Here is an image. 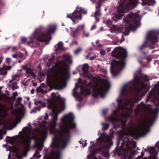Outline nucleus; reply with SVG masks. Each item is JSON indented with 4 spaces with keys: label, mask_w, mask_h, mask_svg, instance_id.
<instances>
[{
    "label": "nucleus",
    "mask_w": 159,
    "mask_h": 159,
    "mask_svg": "<svg viewBox=\"0 0 159 159\" xmlns=\"http://www.w3.org/2000/svg\"><path fill=\"white\" fill-rule=\"evenodd\" d=\"M17 48L16 47H14L12 48V50L13 51H16L17 50Z\"/></svg>",
    "instance_id": "nucleus-64"
},
{
    "label": "nucleus",
    "mask_w": 159,
    "mask_h": 159,
    "mask_svg": "<svg viewBox=\"0 0 159 159\" xmlns=\"http://www.w3.org/2000/svg\"><path fill=\"white\" fill-rule=\"evenodd\" d=\"M80 88L81 93L82 94L84 95H86L89 94V93L88 92V89L84 86H80Z\"/></svg>",
    "instance_id": "nucleus-25"
},
{
    "label": "nucleus",
    "mask_w": 159,
    "mask_h": 159,
    "mask_svg": "<svg viewBox=\"0 0 159 159\" xmlns=\"http://www.w3.org/2000/svg\"><path fill=\"white\" fill-rule=\"evenodd\" d=\"M84 24L82 25H80L77 28H79V29L80 30V29H82L83 30V31L84 30Z\"/></svg>",
    "instance_id": "nucleus-50"
},
{
    "label": "nucleus",
    "mask_w": 159,
    "mask_h": 159,
    "mask_svg": "<svg viewBox=\"0 0 159 159\" xmlns=\"http://www.w3.org/2000/svg\"><path fill=\"white\" fill-rule=\"evenodd\" d=\"M123 142L121 145V148L123 150V152L121 153L119 152L118 155L120 156L121 159H132L133 157L135 155L139 154V152L138 150H139L138 148H137V150H135L136 148V144L134 141H132L130 144L125 143V140H117V146L113 151V153L116 154L118 152L119 147L120 143V140H123Z\"/></svg>",
    "instance_id": "nucleus-3"
},
{
    "label": "nucleus",
    "mask_w": 159,
    "mask_h": 159,
    "mask_svg": "<svg viewBox=\"0 0 159 159\" xmlns=\"http://www.w3.org/2000/svg\"><path fill=\"white\" fill-rule=\"evenodd\" d=\"M116 134H118L119 137L117 139H122L124 137V136L127 135V133L123 129L116 132Z\"/></svg>",
    "instance_id": "nucleus-23"
},
{
    "label": "nucleus",
    "mask_w": 159,
    "mask_h": 159,
    "mask_svg": "<svg viewBox=\"0 0 159 159\" xmlns=\"http://www.w3.org/2000/svg\"><path fill=\"white\" fill-rule=\"evenodd\" d=\"M44 133L45 135V137L44 139H39L38 138H27V139H24V138H21V139H46V138L47 136V134L46 133L44 132ZM19 135H17L15 136H13L12 137V139H11V138L7 136L6 138V139H8V138H9L10 139H18V138L19 137Z\"/></svg>",
    "instance_id": "nucleus-24"
},
{
    "label": "nucleus",
    "mask_w": 159,
    "mask_h": 159,
    "mask_svg": "<svg viewBox=\"0 0 159 159\" xmlns=\"http://www.w3.org/2000/svg\"><path fill=\"white\" fill-rule=\"evenodd\" d=\"M21 41L22 43H25L26 42L27 39L25 38H22L21 39Z\"/></svg>",
    "instance_id": "nucleus-55"
},
{
    "label": "nucleus",
    "mask_w": 159,
    "mask_h": 159,
    "mask_svg": "<svg viewBox=\"0 0 159 159\" xmlns=\"http://www.w3.org/2000/svg\"><path fill=\"white\" fill-rule=\"evenodd\" d=\"M79 32L80 30L79 29V28H76L75 30L72 31L73 36L74 38L76 37L78 34L79 33Z\"/></svg>",
    "instance_id": "nucleus-34"
},
{
    "label": "nucleus",
    "mask_w": 159,
    "mask_h": 159,
    "mask_svg": "<svg viewBox=\"0 0 159 159\" xmlns=\"http://www.w3.org/2000/svg\"><path fill=\"white\" fill-rule=\"evenodd\" d=\"M143 79L145 81H147L148 80V77L147 75H144L142 76Z\"/></svg>",
    "instance_id": "nucleus-43"
},
{
    "label": "nucleus",
    "mask_w": 159,
    "mask_h": 159,
    "mask_svg": "<svg viewBox=\"0 0 159 159\" xmlns=\"http://www.w3.org/2000/svg\"><path fill=\"white\" fill-rule=\"evenodd\" d=\"M77 90V89L75 88H74V89L73 90V94L74 96L75 97H77V94L76 93V91Z\"/></svg>",
    "instance_id": "nucleus-47"
},
{
    "label": "nucleus",
    "mask_w": 159,
    "mask_h": 159,
    "mask_svg": "<svg viewBox=\"0 0 159 159\" xmlns=\"http://www.w3.org/2000/svg\"><path fill=\"white\" fill-rule=\"evenodd\" d=\"M40 108H38L36 107H34V109H33L32 110H31V113H36L37 112V110H40Z\"/></svg>",
    "instance_id": "nucleus-39"
},
{
    "label": "nucleus",
    "mask_w": 159,
    "mask_h": 159,
    "mask_svg": "<svg viewBox=\"0 0 159 159\" xmlns=\"http://www.w3.org/2000/svg\"><path fill=\"white\" fill-rule=\"evenodd\" d=\"M123 20L127 24L123 32L124 35H128L130 31L133 30L134 27H139L140 26V16L137 13H133L130 12L126 16Z\"/></svg>",
    "instance_id": "nucleus-5"
},
{
    "label": "nucleus",
    "mask_w": 159,
    "mask_h": 159,
    "mask_svg": "<svg viewBox=\"0 0 159 159\" xmlns=\"http://www.w3.org/2000/svg\"><path fill=\"white\" fill-rule=\"evenodd\" d=\"M21 144L25 151L28 152L30 149L31 140H21Z\"/></svg>",
    "instance_id": "nucleus-20"
},
{
    "label": "nucleus",
    "mask_w": 159,
    "mask_h": 159,
    "mask_svg": "<svg viewBox=\"0 0 159 159\" xmlns=\"http://www.w3.org/2000/svg\"><path fill=\"white\" fill-rule=\"evenodd\" d=\"M13 96L14 97H16L17 96V92H14L13 94Z\"/></svg>",
    "instance_id": "nucleus-61"
},
{
    "label": "nucleus",
    "mask_w": 159,
    "mask_h": 159,
    "mask_svg": "<svg viewBox=\"0 0 159 159\" xmlns=\"http://www.w3.org/2000/svg\"><path fill=\"white\" fill-rule=\"evenodd\" d=\"M100 53L101 55H104L105 54V51L104 50L101 49L100 51Z\"/></svg>",
    "instance_id": "nucleus-53"
},
{
    "label": "nucleus",
    "mask_w": 159,
    "mask_h": 159,
    "mask_svg": "<svg viewBox=\"0 0 159 159\" xmlns=\"http://www.w3.org/2000/svg\"><path fill=\"white\" fill-rule=\"evenodd\" d=\"M115 133L114 131H112L109 135L105 133H100V136L97 139H111L114 138V134Z\"/></svg>",
    "instance_id": "nucleus-19"
},
{
    "label": "nucleus",
    "mask_w": 159,
    "mask_h": 159,
    "mask_svg": "<svg viewBox=\"0 0 159 159\" xmlns=\"http://www.w3.org/2000/svg\"><path fill=\"white\" fill-rule=\"evenodd\" d=\"M89 68V66L88 64L85 63L84 64L82 67V70L83 73L84 74L88 73Z\"/></svg>",
    "instance_id": "nucleus-26"
},
{
    "label": "nucleus",
    "mask_w": 159,
    "mask_h": 159,
    "mask_svg": "<svg viewBox=\"0 0 159 159\" xmlns=\"http://www.w3.org/2000/svg\"><path fill=\"white\" fill-rule=\"evenodd\" d=\"M150 126H148L146 128V131L144 133H142L140 129H130L128 130V132L130 136L134 138V139H138L141 137L144 136L147 133H148L150 130Z\"/></svg>",
    "instance_id": "nucleus-12"
},
{
    "label": "nucleus",
    "mask_w": 159,
    "mask_h": 159,
    "mask_svg": "<svg viewBox=\"0 0 159 159\" xmlns=\"http://www.w3.org/2000/svg\"><path fill=\"white\" fill-rule=\"evenodd\" d=\"M51 102L56 103L58 102H59L62 104L64 103V101L61 97L60 95L57 96L55 93L53 92L51 93Z\"/></svg>",
    "instance_id": "nucleus-18"
},
{
    "label": "nucleus",
    "mask_w": 159,
    "mask_h": 159,
    "mask_svg": "<svg viewBox=\"0 0 159 159\" xmlns=\"http://www.w3.org/2000/svg\"><path fill=\"white\" fill-rule=\"evenodd\" d=\"M36 90L37 92H39L42 93H44V90L42 89L41 86L37 87Z\"/></svg>",
    "instance_id": "nucleus-38"
},
{
    "label": "nucleus",
    "mask_w": 159,
    "mask_h": 159,
    "mask_svg": "<svg viewBox=\"0 0 159 159\" xmlns=\"http://www.w3.org/2000/svg\"><path fill=\"white\" fill-rule=\"evenodd\" d=\"M69 140H52L50 147L53 148L50 150L53 159H61V151L59 149H64Z\"/></svg>",
    "instance_id": "nucleus-6"
},
{
    "label": "nucleus",
    "mask_w": 159,
    "mask_h": 159,
    "mask_svg": "<svg viewBox=\"0 0 159 159\" xmlns=\"http://www.w3.org/2000/svg\"><path fill=\"white\" fill-rule=\"evenodd\" d=\"M63 44L61 42H59L57 45V48L56 50L57 51L61 50L63 48Z\"/></svg>",
    "instance_id": "nucleus-29"
},
{
    "label": "nucleus",
    "mask_w": 159,
    "mask_h": 159,
    "mask_svg": "<svg viewBox=\"0 0 159 159\" xmlns=\"http://www.w3.org/2000/svg\"><path fill=\"white\" fill-rule=\"evenodd\" d=\"M66 63L63 60L59 61L58 63H56L53 66L51 69L52 71H54L55 70L56 68H58L60 71L64 75H67L69 74V73L67 71V69L65 68Z\"/></svg>",
    "instance_id": "nucleus-14"
},
{
    "label": "nucleus",
    "mask_w": 159,
    "mask_h": 159,
    "mask_svg": "<svg viewBox=\"0 0 159 159\" xmlns=\"http://www.w3.org/2000/svg\"><path fill=\"white\" fill-rule=\"evenodd\" d=\"M33 69L28 68L26 70V73L28 74H30L33 77H34L36 76V75L33 71Z\"/></svg>",
    "instance_id": "nucleus-27"
},
{
    "label": "nucleus",
    "mask_w": 159,
    "mask_h": 159,
    "mask_svg": "<svg viewBox=\"0 0 159 159\" xmlns=\"http://www.w3.org/2000/svg\"><path fill=\"white\" fill-rule=\"evenodd\" d=\"M138 0H123V2L119 6L118 11L119 12H124V8L123 6H124L127 8L130 9H133L137 5Z\"/></svg>",
    "instance_id": "nucleus-11"
},
{
    "label": "nucleus",
    "mask_w": 159,
    "mask_h": 159,
    "mask_svg": "<svg viewBox=\"0 0 159 159\" xmlns=\"http://www.w3.org/2000/svg\"><path fill=\"white\" fill-rule=\"evenodd\" d=\"M134 90L137 95H139L141 92L146 91L147 92L149 90L150 87L148 84H145L142 83L139 84V86L137 85L139 84L140 82V78L138 76L135 75L134 79Z\"/></svg>",
    "instance_id": "nucleus-9"
},
{
    "label": "nucleus",
    "mask_w": 159,
    "mask_h": 159,
    "mask_svg": "<svg viewBox=\"0 0 159 159\" xmlns=\"http://www.w3.org/2000/svg\"><path fill=\"white\" fill-rule=\"evenodd\" d=\"M111 32H119L122 31V27L115 25H113L110 28Z\"/></svg>",
    "instance_id": "nucleus-21"
},
{
    "label": "nucleus",
    "mask_w": 159,
    "mask_h": 159,
    "mask_svg": "<svg viewBox=\"0 0 159 159\" xmlns=\"http://www.w3.org/2000/svg\"><path fill=\"white\" fill-rule=\"evenodd\" d=\"M79 11L80 12H83L84 14H85L87 13V11H84V9L82 7H80V8Z\"/></svg>",
    "instance_id": "nucleus-42"
},
{
    "label": "nucleus",
    "mask_w": 159,
    "mask_h": 159,
    "mask_svg": "<svg viewBox=\"0 0 159 159\" xmlns=\"http://www.w3.org/2000/svg\"><path fill=\"white\" fill-rule=\"evenodd\" d=\"M152 96V94L151 93H150L149 95L147 97V101H148L149 100L150 98Z\"/></svg>",
    "instance_id": "nucleus-51"
},
{
    "label": "nucleus",
    "mask_w": 159,
    "mask_h": 159,
    "mask_svg": "<svg viewBox=\"0 0 159 159\" xmlns=\"http://www.w3.org/2000/svg\"><path fill=\"white\" fill-rule=\"evenodd\" d=\"M158 41V37L157 32L154 31H150L146 35V40L143 44L139 47V49L140 51L147 47L153 49L155 48L154 44Z\"/></svg>",
    "instance_id": "nucleus-8"
},
{
    "label": "nucleus",
    "mask_w": 159,
    "mask_h": 159,
    "mask_svg": "<svg viewBox=\"0 0 159 159\" xmlns=\"http://www.w3.org/2000/svg\"><path fill=\"white\" fill-rule=\"evenodd\" d=\"M122 2L123 0H120L118 2L119 3V6L117 8V11L119 14L116 15L115 16L113 17V20L114 21H117L119 20H121L122 18V17L124 15L123 13L126 11H129L131 10L125 7V6H123L124 8V12H119L118 11V9L119 6L121 5V3H122Z\"/></svg>",
    "instance_id": "nucleus-16"
},
{
    "label": "nucleus",
    "mask_w": 159,
    "mask_h": 159,
    "mask_svg": "<svg viewBox=\"0 0 159 159\" xmlns=\"http://www.w3.org/2000/svg\"><path fill=\"white\" fill-rule=\"evenodd\" d=\"M82 51V49L80 48H78L75 51V54H77L78 53H80Z\"/></svg>",
    "instance_id": "nucleus-40"
},
{
    "label": "nucleus",
    "mask_w": 159,
    "mask_h": 159,
    "mask_svg": "<svg viewBox=\"0 0 159 159\" xmlns=\"http://www.w3.org/2000/svg\"><path fill=\"white\" fill-rule=\"evenodd\" d=\"M79 142L80 144L83 145L84 147H85L87 145V143L85 140H80Z\"/></svg>",
    "instance_id": "nucleus-36"
},
{
    "label": "nucleus",
    "mask_w": 159,
    "mask_h": 159,
    "mask_svg": "<svg viewBox=\"0 0 159 159\" xmlns=\"http://www.w3.org/2000/svg\"><path fill=\"white\" fill-rule=\"evenodd\" d=\"M78 42L77 41L75 40H72L71 43H70V45L72 46L74 44H75L76 45H77Z\"/></svg>",
    "instance_id": "nucleus-44"
},
{
    "label": "nucleus",
    "mask_w": 159,
    "mask_h": 159,
    "mask_svg": "<svg viewBox=\"0 0 159 159\" xmlns=\"http://www.w3.org/2000/svg\"><path fill=\"white\" fill-rule=\"evenodd\" d=\"M155 99L158 101H159V92L155 95Z\"/></svg>",
    "instance_id": "nucleus-46"
},
{
    "label": "nucleus",
    "mask_w": 159,
    "mask_h": 159,
    "mask_svg": "<svg viewBox=\"0 0 159 159\" xmlns=\"http://www.w3.org/2000/svg\"><path fill=\"white\" fill-rule=\"evenodd\" d=\"M55 59V57L52 55L50 58L49 59V61L50 63H52Z\"/></svg>",
    "instance_id": "nucleus-45"
},
{
    "label": "nucleus",
    "mask_w": 159,
    "mask_h": 159,
    "mask_svg": "<svg viewBox=\"0 0 159 159\" xmlns=\"http://www.w3.org/2000/svg\"><path fill=\"white\" fill-rule=\"evenodd\" d=\"M35 140L34 144L32 148L33 149H35L37 148V150H36L33 156L39 158L41 157V155L39 154V151H40L42 150L44 142L46 140Z\"/></svg>",
    "instance_id": "nucleus-15"
},
{
    "label": "nucleus",
    "mask_w": 159,
    "mask_h": 159,
    "mask_svg": "<svg viewBox=\"0 0 159 159\" xmlns=\"http://www.w3.org/2000/svg\"><path fill=\"white\" fill-rule=\"evenodd\" d=\"M63 87L60 82L55 84V89H62Z\"/></svg>",
    "instance_id": "nucleus-35"
},
{
    "label": "nucleus",
    "mask_w": 159,
    "mask_h": 159,
    "mask_svg": "<svg viewBox=\"0 0 159 159\" xmlns=\"http://www.w3.org/2000/svg\"><path fill=\"white\" fill-rule=\"evenodd\" d=\"M12 56L13 58H16V59H17L18 58V55L16 54H13L12 55Z\"/></svg>",
    "instance_id": "nucleus-60"
},
{
    "label": "nucleus",
    "mask_w": 159,
    "mask_h": 159,
    "mask_svg": "<svg viewBox=\"0 0 159 159\" xmlns=\"http://www.w3.org/2000/svg\"><path fill=\"white\" fill-rule=\"evenodd\" d=\"M22 69H23L25 70H26L27 69H28V68L27 66L26 65H23L21 66V67Z\"/></svg>",
    "instance_id": "nucleus-54"
},
{
    "label": "nucleus",
    "mask_w": 159,
    "mask_h": 159,
    "mask_svg": "<svg viewBox=\"0 0 159 159\" xmlns=\"http://www.w3.org/2000/svg\"><path fill=\"white\" fill-rule=\"evenodd\" d=\"M7 73V69L4 68H1L0 69V75H6Z\"/></svg>",
    "instance_id": "nucleus-30"
},
{
    "label": "nucleus",
    "mask_w": 159,
    "mask_h": 159,
    "mask_svg": "<svg viewBox=\"0 0 159 159\" xmlns=\"http://www.w3.org/2000/svg\"><path fill=\"white\" fill-rule=\"evenodd\" d=\"M111 84L110 82L107 80H105L103 84H101L99 87L96 88L93 90V95L95 98H98L99 95L103 97L104 96V91L107 87H110Z\"/></svg>",
    "instance_id": "nucleus-10"
},
{
    "label": "nucleus",
    "mask_w": 159,
    "mask_h": 159,
    "mask_svg": "<svg viewBox=\"0 0 159 159\" xmlns=\"http://www.w3.org/2000/svg\"><path fill=\"white\" fill-rule=\"evenodd\" d=\"M5 5V2L3 0H0V8Z\"/></svg>",
    "instance_id": "nucleus-48"
},
{
    "label": "nucleus",
    "mask_w": 159,
    "mask_h": 159,
    "mask_svg": "<svg viewBox=\"0 0 159 159\" xmlns=\"http://www.w3.org/2000/svg\"><path fill=\"white\" fill-rule=\"evenodd\" d=\"M83 35L86 37H89V33L86 32L85 30H84L83 32Z\"/></svg>",
    "instance_id": "nucleus-41"
},
{
    "label": "nucleus",
    "mask_w": 159,
    "mask_h": 159,
    "mask_svg": "<svg viewBox=\"0 0 159 159\" xmlns=\"http://www.w3.org/2000/svg\"><path fill=\"white\" fill-rule=\"evenodd\" d=\"M67 60L68 61V63L70 64H71L72 62V60L71 58L70 57H68L67 58Z\"/></svg>",
    "instance_id": "nucleus-49"
},
{
    "label": "nucleus",
    "mask_w": 159,
    "mask_h": 159,
    "mask_svg": "<svg viewBox=\"0 0 159 159\" xmlns=\"http://www.w3.org/2000/svg\"><path fill=\"white\" fill-rule=\"evenodd\" d=\"M120 109L117 108L115 111H114L112 114L114 116H111L109 117V121L111 122L113 125V128L116 130L118 128H121L122 125L120 122V120L116 117L118 115V112Z\"/></svg>",
    "instance_id": "nucleus-13"
},
{
    "label": "nucleus",
    "mask_w": 159,
    "mask_h": 159,
    "mask_svg": "<svg viewBox=\"0 0 159 159\" xmlns=\"http://www.w3.org/2000/svg\"><path fill=\"white\" fill-rule=\"evenodd\" d=\"M77 99L78 101H82L83 99V98L82 97L79 96H78L77 97Z\"/></svg>",
    "instance_id": "nucleus-56"
},
{
    "label": "nucleus",
    "mask_w": 159,
    "mask_h": 159,
    "mask_svg": "<svg viewBox=\"0 0 159 159\" xmlns=\"http://www.w3.org/2000/svg\"><path fill=\"white\" fill-rule=\"evenodd\" d=\"M120 47H116L111 52V56L120 60H113L111 64V72L113 76L118 75L120 70L125 67V60L127 57V52L125 49H120Z\"/></svg>",
    "instance_id": "nucleus-2"
},
{
    "label": "nucleus",
    "mask_w": 159,
    "mask_h": 159,
    "mask_svg": "<svg viewBox=\"0 0 159 159\" xmlns=\"http://www.w3.org/2000/svg\"><path fill=\"white\" fill-rule=\"evenodd\" d=\"M113 144L112 140H96L95 143H93V147H100L93 151L90 155L87 156L88 159H92V156H94L93 154L99 153L100 152H104L105 149H109Z\"/></svg>",
    "instance_id": "nucleus-7"
},
{
    "label": "nucleus",
    "mask_w": 159,
    "mask_h": 159,
    "mask_svg": "<svg viewBox=\"0 0 159 159\" xmlns=\"http://www.w3.org/2000/svg\"><path fill=\"white\" fill-rule=\"evenodd\" d=\"M127 86V84H126L122 87L120 93V95H125L127 93L125 89Z\"/></svg>",
    "instance_id": "nucleus-31"
},
{
    "label": "nucleus",
    "mask_w": 159,
    "mask_h": 159,
    "mask_svg": "<svg viewBox=\"0 0 159 159\" xmlns=\"http://www.w3.org/2000/svg\"><path fill=\"white\" fill-rule=\"evenodd\" d=\"M42 101H35L34 103L36 105H38L39 104H41L42 103Z\"/></svg>",
    "instance_id": "nucleus-52"
},
{
    "label": "nucleus",
    "mask_w": 159,
    "mask_h": 159,
    "mask_svg": "<svg viewBox=\"0 0 159 159\" xmlns=\"http://www.w3.org/2000/svg\"><path fill=\"white\" fill-rule=\"evenodd\" d=\"M6 134V132L2 130H0V139H2L3 138V135H5Z\"/></svg>",
    "instance_id": "nucleus-37"
},
{
    "label": "nucleus",
    "mask_w": 159,
    "mask_h": 159,
    "mask_svg": "<svg viewBox=\"0 0 159 159\" xmlns=\"http://www.w3.org/2000/svg\"><path fill=\"white\" fill-rule=\"evenodd\" d=\"M122 100L121 99H119L117 100V107L119 109L122 110L123 108L122 106Z\"/></svg>",
    "instance_id": "nucleus-28"
},
{
    "label": "nucleus",
    "mask_w": 159,
    "mask_h": 159,
    "mask_svg": "<svg viewBox=\"0 0 159 159\" xmlns=\"http://www.w3.org/2000/svg\"><path fill=\"white\" fill-rule=\"evenodd\" d=\"M96 25H93L92 26V27H91V30H93L94 29H95L96 28Z\"/></svg>",
    "instance_id": "nucleus-58"
},
{
    "label": "nucleus",
    "mask_w": 159,
    "mask_h": 159,
    "mask_svg": "<svg viewBox=\"0 0 159 159\" xmlns=\"http://www.w3.org/2000/svg\"><path fill=\"white\" fill-rule=\"evenodd\" d=\"M48 107L49 109L52 110V113L54 114L50 126V133L54 135L59 134L62 135L64 137L62 139H55L54 137L52 139H70L71 136L70 133V129H74L76 126V123L74 122V116L73 113L70 112L64 115L61 119V122L63 125H60L59 130H58L56 129V126L59 112L53 109L50 104L49 105Z\"/></svg>",
    "instance_id": "nucleus-1"
},
{
    "label": "nucleus",
    "mask_w": 159,
    "mask_h": 159,
    "mask_svg": "<svg viewBox=\"0 0 159 159\" xmlns=\"http://www.w3.org/2000/svg\"><path fill=\"white\" fill-rule=\"evenodd\" d=\"M22 98L20 97H19L17 99V102H20L22 100Z\"/></svg>",
    "instance_id": "nucleus-57"
},
{
    "label": "nucleus",
    "mask_w": 159,
    "mask_h": 159,
    "mask_svg": "<svg viewBox=\"0 0 159 159\" xmlns=\"http://www.w3.org/2000/svg\"><path fill=\"white\" fill-rule=\"evenodd\" d=\"M142 1L141 4L142 6H153L156 3L155 0H142Z\"/></svg>",
    "instance_id": "nucleus-22"
},
{
    "label": "nucleus",
    "mask_w": 159,
    "mask_h": 159,
    "mask_svg": "<svg viewBox=\"0 0 159 159\" xmlns=\"http://www.w3.org/2000/svg\"><path fill=\"white\" fill-rule=\"evenodd\" d=\"M146 59L149 62L150 61L152 60V58L150 57H147Z\"/></svg>",
    "instance_id": "nucleus-59"
},
{
    "label": "nucleus",
    "mask_w": 159,
    "mask_h": 159,
    "mask_svg": "<svg viewBox=\"0 0 159 159\" xmlns=\"http://www.w3.org/2000/svg\"><path fill=\"white\" fill-rule=\"evenodd\" d=\"M4 68H6V69H7V70H10L11 68V66H6L5 67H4Z\"/></svg>",
    "instance_id": "nucleus-62"
},
{
    "label": "nucleus",
    "mask_w": 159,
    "mask_h": 159,
    "mask_svg": "<svg viewBox=\"0 0 159 159\" xmlns=\"http://www.w3.org/2000/svg\"><path fill=\"white\" fill-rule=\"evenodd\" d=\"M17 140H5L7 143H9L10 144L15 145L16 144Z\"/></svg>",
    "instance_id": "nucleus-32"
},
{
    "label": "nucleus",
    "mask_w": 159,
    "mask_h": 159,
    "mask_svg": "<svg viewBox=\"0 0 159 159\" xmlns=\"http://www.w3.org/2000/svg\"><path fill=\"white\" fill-rule=\"evenodd\" d=\"M79 87H80V86L79 85L78 83H76L75 84V88L77 89V88H78Z\"/></svg>",
    "instance_id": "nucleus-63"
},
{
    "label": "nucleus",
    "mask_w": 159,
    "mask_h": 159,
    "mask_svg": "<svg viewBox=\"0 0 159 159\" xmlns=\"http://www.w3.org/2000/svg\"><path fill=\"white\" fill-rule=\"evenodd\" d=\"M56 29V27L52 25H49L48 27L45 29V32H43L41 29H36L34 33L30 37V41H28L27 44L30 45L34 43H36V40L41 42L50 40L51 38L50 34L54 33Z\"/></svg>",
    "instance_id": "nucleus-4"
},
{
    "label": "nucleus",
    "mask_w": 159,
    "mask_h": 159,
    "mask_svg": "<svg viewBox=\"0 0 159 159\" xmlns=\"http://www.w3.org/2000/svg\"><path fill=\"white\" fill-rule=\"evenodd\" d=\"M67 17L70 19L74 22L75 20L77 19L81 20L82 17V15L80 11H77V10H75L72 14L67 15Z\"/></svg>",
    "instance_id": "nucleus-17"
},
{
    "label": "nucleus",
    "mask_w": 159,
    "mask_h": 159,
    "mask_svg": "<svg viewBox=\"0 0 159 159\" xmlns=\"http://www.w3.org/2000/svg\"><path fill=\"white\" fill-rule=\"evenodd\" d=\"M102 129L103 131L107 129L109 127V125L108 124H105L104 123H102Z\"/></svg>",
    "instance_id": "nucleus-33"
}]
</instances>
